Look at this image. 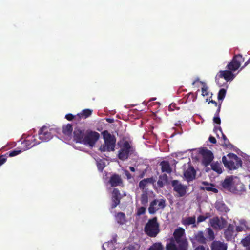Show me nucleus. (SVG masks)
I'll use <instances>...</instances> for the list:
<instances>
[{
    "mask_svg": "<svg viewBox=\"0 0 250 250\" xmlns=\"http://www.w3.org/2000/svg\"><path fill=\"white\" fill-rule=\"evenodd\" d=\"M99 137L100 135L98 132L91 130H86L83 144L93 147L99 139Z\"/></svg>",
    "mask_w": 250,
    "mask_h": 250,
    "instance_id": "obj_6",
    "label": "nucleus"
},
{
    "mask_svg": "<svg viewBox=\"0 0 250 250\" xmlns=\"http://www.w3.org/2000/svg\"><path fill=\"white\" fill-rule=\"evenodd\" d=\"M108 244L107 243H104L103 245V248L104 249H105L104 248V246H106V245H107Z\"/></svg>",
    "mask_w": 250,
    "mask_h": 250,
    "instance_id": "obj_57",
    "label": "nucleus"
},
{
    "mask_svg": "<svg viewBox=\"0 0 250 250\" xmlns=\"http://www.w3.org/2000/svg\"><path fill=\"white\" fill-rule=\"evenodd\" d=\"M148 250H164V247L161 242L154 243Z\"/></svg>",
    "mask_w": 250,
    "mask_h": 250,
    "instance_id": "obj_34",
    "label": "nucleus"
},
{
    "mask_svg": "<svg viewBox=\"0 0 250 250\" xmlns=\"http://www.w3.org/2000/svg\"><path fill=\"white\" fill-rule=\"evenodd\" d=\"M196 171L193 166H189V167L184 172V176L188 182L193 181L196 176Z\"/></svg>",
    "mask_w": 250,
    "mask_h": 250,
    "instance_id": "obj_17",
    "label": "nucleus"
},
{
    "mask_svg": "<svg viewBox=\"0 0 250 250\" xmlns=\"http://www.w3.org/2000/svg\"><path fill=\"white\" fill-rule=\"evenodd\" d=\"M166 206V200L161 199L160 200L154 199L150 202L148 208V211L150 214H154L156 212L160 209H164Z\"/></svg>",
    "mask_w": 250,
    "mask_h": 250,
    "instance_id": "obj_10",
    "label": "nucleus"
},
{
    "mask_svg": "<svg viewBox=\"0 0 250 250\" xmlns=\"http://www.w3.org/2000/svg\"><path fill=\"white\" fill-rule=\"evenodd\" d=\"M199 81V79L198 78V79H197L196 80H195L194 81H193V83H192V85H195V83H196V82H197V81Z\"/></svg>",
    "mask_w": 250,
    "mask_h": 250,
    "instance_id": "obj_56",
    "label": "nucleus"
},
{
    "mask_svg": "<svg viewBox=\"0 0 250 250\" xmlns=\"http://www.w3.org/2000/svg\"><path fill=\"white\" fill-rule=\"evenodd\" d=\"M221 106V103L219 104V105L218 106V108L217 109V111H216V113L215 114V115L219 116V113L220 112Z\"/></svg>",
    "mask_w": 250,
    "mask_h": 250,
    "instance_id": "obj_49",
    "label": "nucleus"
},
{
    "mask_svg": "<svg viewBox=\"0 0 250 250\" xmlns=\"http://www.w3.org/2000/svg\"><path fill=\"white\" fill-rule=\"evenodd\" d=\"M156 180L153 177L144 179L139 182V187L142 191H143L149 184H154Z\"/></svg>",
    "mask_w": 250,
    "mask_h": 250,
    "instance_id": "obj_20",
    "label": "nucleus"
},
{
    "mask_svg": "<svg viewBox=\"0 0 250 250\" xmlns=\"http://www.w3.org/2000/svg\"><path fill=\"white\" fill-rule=\"evenodd\" d=\"M160 165L161 166V170L163 172H167L168 174L171 173L172 168L168 161H163L160 163Z\"/></svg>",
    "mask_w": 250,
    "mask_h": 250,
    "instance_id": "obj_26",
    "label": "nucleus"
},
{
    "mask_svg": "<svg viewBox=\"0 0 250 250\" xmlns=\"http://www.w3.org/2000/svg\"><path fill=\"white\" fill-rule=\"evenodd\" d=\"M195 239L199 243L206 244L207 242V239L204 236V233L200 231H198L196 234H195Z\"/></svg>",
    "mask_w": 250,
    "mask_h": 250,
    "instance_id": "obj_28",
    "label": "nucleus"
},
{
    "mask_svg": "<svg viewBox=\"0 0 250 250\" xmlns=\"http://www.w3.org/2000/svg\"><path fill=\"white\" fill-rule=\"evenodd\" d=\"M188 242L185 235V229L181 227L175 229L173 237L169 239L166 246V250H188Z\"/></svg>",
    "mask_w": 250,
    "mask_h": 250,
    "instance_id": "obj_1",
    "label": "nucleus"
},
{
    "mask_svg": "<svg viewBox=\"0 0 250 250\" xmlns=\"http://www.w3.org/2000/svg\"><path fill=\"white\" fill-rule=\"evenodd\" d=\"M168 177L166 174H163L159 177L157 181V185L158 188H162L165 184L167 182Z\"/></svg>",
    "mask_w": 250,
    "mask_h": 250,
    "instance_id": "obj_27",
    "label": "nucleus"
},
{
    "mask_svg": "<svg viewBox=\"0 0 250 250\" xmlns=\"http://www.w3.org/2000/svg\"><path fill=\"white\" fill-rule=\"evenodd\" d=\"M203 184L204 185H206L207 186L206 187H205V188H204V189L206 190L207 191H212L213 192L215 193H216L218 192V190L217 189L215 188H212L211 186H213L212 184H210V185H209V184L206 182H204L203 183Z\"/></svg>",
    "mask_w": 250,
    "mask_h": 250,
    "instance_id": "obj_35",
    "label": "nucleus"
},
{
    "mask_svg": "<svg viewBox=\"0 0 250 250\" xmlns=\"http://www.w3.org/2000/svg\"><path fill=\"white\" fill-rule=\"evenodd\" d=\"M234 234V226L229 224L227 229L224 231V237L227 241L231 240Z\"/></svg>",
    "mask_w": 250,
    "mask_h": 250,
    "instance_id": "obj_22",
    "label": "nucleus"
},
{
    "mask_svg": "<svg viewBox=\"0 0 250 250\" xmlns=\"http://www.w3.org/2000/svg\"><path fill=\"white\" fill-rule=\"evenodd\" d=\"M249 187H250V184Z\"/></svg>",
    "mask_w": 250,
    "mask_h": 250,
    "instance_id": "obj_60",
    "label": "nucleus"
},
{
    "mask_svg": "<svg viewBox=\"0 0 250 250\" xmlns=\"http://www.w3.org/2000/svg\"><path fill=\"white\" fill-rule=\"evenodd\" d=\"M145 233L150 237H155L160 231V225L156 217L149 219L144 228Z\"/></svg>",
    "mask_w": 250,
    "mask_h": 250,
    "instance_id": "obj_3",
    "label": "nucleus"
},
{
    "mask_svg": "<svg viewBox=\"0 0 250 250\" xmlns=\"http://www.w3.org/2000/svg\"><path fill=\"white\" fill-rule=\"evenodd\" d=\"M244 61V58L241 54L235 55L231 61L228 64L226 68L232 72L237 70L241 66V63Z\"/></svg>",
    "mask_w": 250,
    "mask_h": 250,
    "instance_id": "obj_7",
    "label": "nucleus"
},
{
    "mask_svg": "<svg viewBox=\"0 0 250 250\" xmlns=\"http://www.w3.org/2000/svg\"><path fill=\"white\" fill-rule=\"evenodd\" d=\"M208 140L212 144H215L216 143V139L215 138V137H213L212 136H210L209 137Z\"/></svg>",
    "mask_w": 250,
    "mask_h": 250,
    "instance_id": "obj_47",
    "label": "nucleus"
},
{
    "mask_svg": "<svg viewBox=\"0 0 250 250\" xmlns=\"http://www.w3.org/2000/svg\"><path fill=\"white\" fill-rule=\"evenodd\" d=\"M132 151L133 147L128 141H125L119 151L118 157L122 161L128 159L130 152Z\"/></svg>",
    "mask_w": 250,
    "mask_h": 250,
    "instance_id": "obj_9",
    "label": "nucleus"
},
{
    "mask_svg": "<svg viewBox=\"0 0 250 250\" xmlns=\"http://www.w3.org/2000/svg\"><path fill=\"white\" fill-rule=\"evenodd\" d=\"M208 91V88L206 87H203L202 88V94L204 96L208 95V91Z\"/></svg>",
    "mask_w": 250,
    "mask_h": 250,
    "instance_id": "obj_46",
    "label": "nucleus"
},
{
    "mask_svg": "<svg viewBox=\"0 0 250 250\" xmlns=\"http://www.w3.org/2000/svg\"><path fill=\"white\" fill-rule=\"evenodd\" d=\"M214 131L216 133L217 136L218 137L219 136L218 132H219L221 133L222 139L223 140V143H222L221 144L222 146H228L230 145L229 140L227 139L225 135L223 133L221 127H215L214 129Z\"/></svg>",
    "mask_w": 250,
    "mask_h": 250,
    "instance_id": "obj_21",
    "label": "nucleus"
},
{
    "mask_svg": "<svg viewBox=\"0 0 250 250\" xmlns=\"http://www.w3.org/2000/svg\"><path fill=\"white\" fill-rule=\"evenodd\" d=\"M246 250H250V246L248 247Z\"/></svg>",
    "mask_w": 250,
    "mask_h": 250,
    "instance_id": "obj_58",
    "label": "nucleus"
},
{
    "mask_svg": "<svg viewBox=\"0 0 250 250\" xmlns=\"http://www.w3.org/2000/svg\"><path fill=\"white\" fill-rule=\"evenodd\" d=\"M86 131L80 127H76L73 131V140L76 143L83 144Z\"/></svg>",
    "mask_w": 250,
    "mask_h": 250,
    "instance_id": "obj_13",
    "label": "nucleus"
},
{
    "mask_svg": "<svg viewBox=\"0 0 250 250\" xmlns=\"http://www.w3.org/2000/svg\"><path fill=\"white\" fill-rule=\"evenodd\" d=\"M129 169L132 172H134L135 171V169L134 167H129Z\"/></svg>",
    "mask_w": 250,
    "mask_h": 250,
    "instance_id": "obj_54",
    "label": "nucleus"
},
{
    "mask_svg": "<svg viewBox=\"0 0 250 250\" xmlns=\"http://www.w3.org/2000/svg\"><path fill=\"white\" fill-rule=\"evenodd\" d=\"M226 94V90L224 88L221 89L218 93V99L223 100Z\"/></svg>",
    "mask_w": 250,
    "mask_h": 250,
    "instance_id": "obj_38",
    "label": "nucleus"
},
{
    "mask_svg": "<svg viewBox=\"0 0 250 250\" xmlns=\"http://www.w3.org/2000/svg\"><path fill=\"white\" fill-rule=\"evenodd\" d=\"M215 207L218 211L223 213H227L229 211V209L223 201H217Z\"/></svg>",
    "mask_w": 250,
    "mask_h": 250,
    "instance_id": "obj_23",
    "label": "nucleus"
},
{
    "mask_svg": "<svg viewBox=\"0 0 250 250\" xmlns=\"http://www.w3.org/2000/svg\"><path fill=\"white\" fill-rule=\"evenodd\" d=\"M196 217L195 216L193 217H186L182 220V223L185 226H189L193 225V227H196Z\"/></svg>",
    "mask_w": 250,
    "mask_h": 250,
    "instance_id": "obj_25",
    "label": "nucleus"
},
{
    "mask_svg": "<svg viewBox=\"0 0 250 250\" xmlns=\"http://www.w3.org/2000/svg\"><path fill=\"white\" fill-rule=\"evenodd\" d=\"M233 185L232 177L226 178L222 183L223 188L229 191L233 190Z\"/></svg>",
    "mask_w": 250,
    "mask_h": 250,
    "instance_id": "obj_19",
    "label": "nucleus"
},
{
    "mask_svg": "<svg viewBox=\"0 0 250 250\" xmlns=\"http://www.w3.org/2000/svg\"><path fill=\"white\" fill-rule=\"evenodd\" d=\"M206 236L210 240H213L215 238L214 232L212 230V229L210 228H208L206 230Z\"/></svg>",
    "mask_w": 250,
    "mask_h": 250,
    "instance_id": "obj_36",
    "label": "nucleus"
},
{
    "mask_svg": "<svg viewBox=\"0 0 250 250\" xmlns=\"http://www.w3.org/2000/svg\"><path fill=\"white\" fill-rule=\"evenodd\" d=\"M7 159V155H2L0 156V167L5 163Z\"/></svg>",
    "mask_w": 250,
    "mask_h": 250,
    "instance_id": "obj_42",
    "label": "nucleus"
},
{
    "mask_svg": "<svg viewBox=\"0 0 250 250\" xmlns=\"http://www.w3.org/2000/svg\"><path fill=\"white\" fill-rule=\"evenodd\" d=\"M65 118L68 121H72L74 119L75 116L71 113H69L65 115Z\"/></svg>",
    "mask_w": 250,
    "mask_h": 250,
    "instance_id": "obj_45",
    "label": "nucleus"
},
{
    "mask_svg": "<svg viewBox=\"0 0 250 250\" xmlns=\"http://www.w3.org/2000/svg\"><path fill=\"white\" fill-rule=\"evenodd\" d=\"M229 157L233 158L236 163V166L235 165L234 162L233 161H228L225 156H223L222 160L224 166L229 170L235 169L237 167L241 166L242 161L236 154L233 153H229L228 155Z\"/></svg>",
    "mask_w": 250,
    "mask_h": 250,
    "instance_id": "obj_4",
    "label": "nucleus"
},
{
    "mask_svg": "<svg viewBox=\"0 0 250 250\" xmlns=\"http://www.w3.org/2000/svg\"><path fill=\"white\" fill-rule=\"evenodd\" d=\"M211 169L218 174L222 173L221 164L218 162H213L211 164Z\"/></svg>",
    "mask_w": 250,
    "mask_h": 250,
    "instance_id": "obj_32",
    "label": "nucleus"
},
{
    "mask_svg": "<svg viewBox=\"0 0 250 250\" xmlns=\"http://www.w3.org/2000/svg\"><path fill=\"white\" fill-rule=\"evenodd\" d=\"M146 208L144 207H141L137 209L136 214L137 216H140L144 214L146 212Z\"/></svg>",
    "mask_w": 250,
    "mask_h": 250,
    "instance_id": "obj_40",
    "label": "nucleus"
},
{
    "mask_svg": "<svg viewBox=\"0 0 250 250\" xmlns=\"http://www.w3.org/2000/svg\"><path fill=\"white\" fill-rule=\"evenodd\" d=\"M104 144L102 145L99 150L102 152L113 151L115 150V146L116 139L114 135H112L107 130H104L102 132Z\"/></svg>",
    "mask_w": 250,
    "mask_h": 250,
    "instance_id": "obj_2",
    "label": "nucleus"
},
{
    "mask_svg": "<svg viewBox=\"0 0 250 250\" xmlns=\"http://www.w3.org/2000/svg\"><path fill=\"white\" fill-rule=\"evenodd\" d=\"M211 250H227V244L220 241H213L210 245Z\"/></svg>",
    "mask_w": 250,
    "mask_h": 250,
    "instance_id": "obj_18",
    "label": "nucleus"
},
{
    "mask_svg": "<svg viewBox=\"0 0 250 250\" xmlns=\"http://www.w3.org/2000/svg\"><path fill=\"white\" fill-rule=\"evenodd\" d=\"M213 120L214 123H216L218 125H220L221 124V119L219 117V116L215 115Z\"/></svg>",
    "mask_w": 250,
    "mask_h": 250,
    "instance_id": "obj_43",
    "label": "nucleus"
},
{
    "mask_svg": "<svg viewBox=\"0 0 250 250\" xmlns=\"http://www.w3.org/2000/svg\"><path fill=\"white\" fill-rule=\"evenodd\" d=\"M194 250H206V248L204 246L202 245L198 246L197 247H196Z\"/></svg>",
    "mask_w": 250,
    "mask_h": 250,
    "instance_id": "obj_48",
    "label": "nucleus"
},
{
    "mask_svg": "<svg viewBox=\"0 0 250 250\" xmlns=\"http://www.w3.org/2000/svg\"><path fill=\"white\" fill-rule=\"evenodd\" d=\"M72 131L73 126L70 124H68L62 127V132L65 135L70 136L72 134Z\"/></svg>",
    "mask_w": 250,
    "mask_h": 250,
    "instance_id": "obj_30",
    "label": "nucleus"
},
{
    "mask_svg": "<svg viewBox=\"0 0 250 250\" xmlns=\"http://www.w3.org/2000/svg\"><path fill=\"white\" fill-rule=\"evenodd\" d=\"M242 244L245 247L250 245V234L241 240Z\"/></svg>",
    "mask_w": 250,
    "mask_h": 250,
    "instance_id": "obj_39",
    "label": "nucleus"
},
{
    "mask_svg": "<svg viewBox=\"0 0 250 250\" xmlns=\"http://www.w3.org/2000/svg\"><path fill=\"white\" fill-rule=\"evenodd\" d=\"M233 72L230 70H220L217 73L215 77V81L219 86H223L224 84L220 83V79L224 78L226 82L232 81L235 77Z\"/></svg>",
    "mask_w": 250,
    "mask_h": 250,
    "instance_id": "obj_5",
    "label": "nucleus"
},
{
    "mask_svg": "<svg viewBox=\"0 0 250 250\" xmlns=\"http://www.w3.org/2000/svg\"><path fill=\"white\" fill-rule=\"evenodd\" d=\"M115 219L117 222L120 224L123 225L126 222L125 215L123 212H119L115 215Z\"/></svg>",
    "mask_w": 250,
    "mask_h": 250,
    "instance_id": "obj_29",
    "label": "nucleus"
},
{
    "mask_svg": "<svg viewBox=\"0 0 250 250\" xmlns=\"http://www.w3.org/2000/svg\"><path fill=\"white\" fill-rule=\"evenodd\" d=\"M121 196L120 191L117 188H114L112 193V202L111 208H115L120 203Z\"/></svg>",
    "mask_w": 250,
    "mask_h": 250,
    "instance_id": "obj_15",
    "label": "nucleus"
},
{
    "mask_svg": "<svg viewBox=\"0 0 250 250\" xmlns=\"http://www.w3.org/2000/svg\"><path fill=\"white\" fill-rule=\"evenodd\" d=\"M250 63V57L249 58V59L245 62L244 65L242 67L241 69L248 65Z\"/></svg>",
    "mask_w": 250,
    "mask_h": 250,
    "instance_id": "obj_51",
    "label": "nucleus"
},
{
    "mask_svg": "<svg viewBox=\"0 0 250 250\" xmlns=\"http://www.w3.org/2000/svg\"><path fill=\"white\" fill-rule=\"evenodd\" d=\"M23 151L21 148L20 150H13L11 151L7 152L5 155H7V158L8 157H13L19 154L21 152Z\"/></svg>",
    "mask_w": 250,
    "mask_h": 250,
    "instance_id": "obj_37",
    "label": "nucleus"
},
{
    "mask_svg": "<svg viewBox=\"0 0 250 250\" xmlns=\"http://www.w3.org/2000/svg\"><path fill=\"white\" fill-rule=\"evenodd\" d=\"M97 167L98 170L102 172L105 167V164L103 162H102V161H100L97 162Z\"/></svg>",
    "mask_w": 250,
    "mask_h": 250,
    "instance_id": "obj_41",
    "label": "nucleus"
},
{
    "mask_svg": "<svg viewBox=\"0 0 250 250\" xmlns=\"http://www.w3.org/2000/svg\"><path fill=\"white\" fill-rule=\"evenodd\" d=\"M144 175H145V172L144 171L142 173H141L140 175H139V178H142L144 177Z\"/></svg>",
    "mask_w": 250,
    "mask_h": 250,
    "instance_id": "obj_55",
    "label": "nucleus"
},
{
    "mask_svg": "<svg viewBox=\"0 0 250 250\" xmlns=\"http://www.w3.org/2000/svg\"><path fill=\"white\" fill-rule=\"evenodd\" d=\"M37 144L34 136H29L21 143V148L23 151H25L31 148Z\"/></svg>",
    "mask_w": 250,
    "mask_h": 250,
    "instance_id": "obj_14",
    "label": "nucleus"
},
{
    "mask_svg": "<svg viewBox=\"0 0 250 250\" xmlns=\"http://www.w3.org/2000/svg\"><path fill=\"white\" fill-rule=\"evenodd\" d=\"M53 129L49 127L43 126L39 131V138L43 142L50 140L53 137Z\"/></svg>",
    "mask_w": 250,
    "mask_h": 250,
    "instance_id": "obj_11",
    "label": "nucleus"
},
{
    "mask_svg": "<svg viewBox=\"0 0 250 250\" xmlns=\"http://www.w3.org/2000/svg\"><path fill=\"white\" fill-rule=\"evenodd\" d=\"M109 183L112 187H116L122 183V180L119 175L115 174L110 177Z\"/></svg>",
    "mask_w": 250,
    "mask_h": 250,
    "instance_id": "obj_24",
    "label": "nucleus"
},
{
    "mask_svg": "<svg viewBox=\"0 0 250 250\" xmlns=\"http://www.w3.org/2000/svg\"><path fill=\"white\" fill-rule=\"evenodd\" d=\"M210 103L213 104L215 106H218V104H217V103L216 101H214V100H211V101L209 102V103Z\"/></svg>",
    "mask_w": 250,
    "mask_h": 250,
    "instance_id": "obj_52",
    "label": "nucleus"
},
{
    "mask_svg": "<svg viewBox=\"0 0 250 250\" xmlns=\"http://www.w3.org/2000/svg\"><path fill=\"white\" fill-rule=\"evenodd\" d=\"M207 218V217H205L203 215H200L197 218V223H200L202 222H203L206 220V219Z\"/></svg>",
    "mask_w": 250,
    "mask_h": 250,
    "instance_id": "obj_44",
    "label": "nucleus"
},
{
    "mask_svg": "<svg viewBox=\"0 0 250 250\" xmlns=\"http://www.w3.org/2000/svg\"><path fill=\"white\" fill-rule=\"evenodd\" d=\"M190 95H191L192 96H193V94L192 93H189V96Z\"/></svg>",
    "mask_w": 250,
    "mask_h": 250,
    "instance_id": "obj_59",
    "label": "nucleus"
},
{
    "mask_svg": "<svg viewBox=\"0 0 250 250\" xmlns=\"http://www.w3.org/2000/svg\"><path fill=\"white\" fill-rule=\"evenodd\" d=\"M200 153L203 156V164L205 166H208L214 158L213 153L207 148H202L200 150Z\"/></svg>",
    "mask_w": 250,
    "mask_h": 250,
    "instance_id": "obj_12",
    "label": "nucleus"
},
{
    "mask_svg": "<svg viewBox=\"0 0 250 250\" xmlns=\"http://www.w3.org/2000/svg\"><path fill=\"white\" fill-rule=\"evenodd\" d=\"M141 203L142 205L145 206L148 203V194L146 191H143L141 196Z\"/></svg>",
    "mask_w": 250,
    "mask_h": 250,
    "instance_id": "obj_33",
    "label": "nucleus"
},
{
    "mask_svg": "<svg viewBox=\"0 0 250 250\" xmlns=\"http://www.w3.org/2000/svg\"><path fill=\"white\" fill-rule=\"evenodd\" d=\"M125 174L127 176L128 179H130L131 178V174L128 171H125Z\"/></svg>",
    "mask_w": 250,
    "mask_h": 250,
    "instance_id": "obj_50",
    "label": "nucleus"
},
{
    "mask_svg": "<svg viewBox=\"0 0 250 250\" xmlns=\"http://www.w3.org/2000/svg\"><path fill=\"white\" fill-rule=\"evenodd\" d=\"M171 184L173 188V191L176 193L177 197H182L186 194L188 188L187 186L182 184L177 180H172Z\"/></svg>",
    "mask_w": 250,
    "mask_h": 250,
    "instance_id": "obj_8",
    "label": "nucleus"
},
{
    "mask_svg": "<svg viewBox=\"0 0 250 250\" xmlns=\"http://www.w3.org/2000/svg\"><path fill=\"white\" fill-rule=\"evenodd\" d=\"M106 121L110 123H112L114 122V120L113 119H110V118H107L106 119Z\"/></svg>",
    "mask_w": 250,
    "mask_h": 250,
    "instance_id": "obj_53",
    "label": "nucleus"
},
{
    "mask_svg": "<svg viewBox=\"0 0 250 250\" xmlns=\"http://www.w3.org/2000/svg\"><path fill=\"white\" fill-rule=\"evenodd\" d=\"M226 221L222 218H221V221L218 217H214L210 220V223L211 226L215 229H223L224 227V226L226 225Z\"/></svg>",
    "mask_w": 250,
    "mask_h": 250,
    "instance_id": "obj_16",
    "label": "nucleus"
},
{
    "mask_svg": "<svg viewBox=\"0 0 250 250\" xmlns=\"http://www.w3.org/2000/svg\"><path fill=\"white\" fill-rule=\"evenodd\" d=\"M92 113V110L89 109H85L83 110L80 113L77 114L80 118H86L89 117Z\"/></svg>",
    "mask_w": 250,
    "mask_h": 250,
    "instance_id": "obj_31",
    "label": "nucleus"
}]
</instances>
